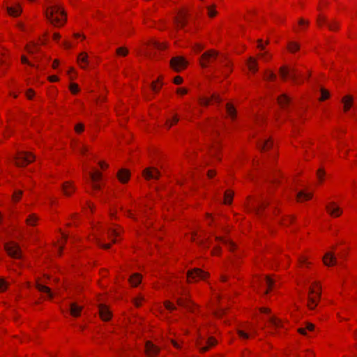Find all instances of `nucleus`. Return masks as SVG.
Masks as SVG:
<instances>
[{
    "mask_svg": "<svg viewBox=\"0 0 357 357\" xmlns=\"http://www.w3.org/2000/svg\"><path fill=\"white\" fill-rule=\"evenodd\" d=\"M216 240L222 241L224 243L228 245V246L229 247L230 249H233L235 247L234 244L232 242H230V241H229L227 240H224V239H222V238H220L219 237H216Z\"/></svg>",
    "mask_w": 357,
    "mask_h": 357,
    "instance_id": "nucleus-47",
    "label": "nucleus"
},
{
    "mask_svg": "<svg viewBox=\"0 0 357 357\" xmlns=\"http://www.w3.org/2000/svg\"><path fill=\"white\" fill-rule=\"evenodd\" d=\"M26 50L29 54H33L36 52H38L39 49L37 44L33 43L31 45H27Z\"/></svg>",
    "mask_w": 357,
    "mask_h": 357,
    "instance_id": "nucleus-35",
    "label": "nucleus"
},
{
    "mask_svg": "<svg viewBox=\"0 0 357 357\" xmlns=\"http://www.w3.org/2000/svg\"><path fill=\"white\" fill-rule=\"evenodd\" d=\"M165 306L167 309L169 310H174L176 309L175 306L171 303L169 301H166L165 303Z\"/></svg>",
    "mask_w": 357,
    "mask_h": 357,
    "instance_id": "nucleus-53",
    "label": "nucleus"
},
{
    "mask_svg": "<svg viewBox=\"0 0 357 357\" xmlns=\"http://www.w3.org/2000/svg\"><path fill=\"white\" fill-rule=\"evenodd\" d=\"M82 310V306L77 305L76 303L70 304V313L72 316L77 317L80 315Z\"/></svg>",
    "mask_w": 357,
    "mask_h": 357,
    "instance_id": "nucleus-22",
    "label": "nucleus"
},
{
    "mask_svg": "<svg viewBox=\"0 0 357 357\" xmlns=\"http://www.w3.org/2000/svg\"><path fill=\"white\" fill-rule=\"evenodd\" d=\"M324 263L326 266H332L335 265L337 263L336 258L335 257L333 253L332 252H326L323 257Z\"/></svg>",
    "mask_w": 357,
    "mask_h": 357,
    "instance_id": "nucleus-17",
    "label": "nucleus"
},
{
    "mask_svg": "<svg viewBox=\"0 0 357 357\" xmlns=\"http://www.w3.org/2000/svg\"><path fill=\"white\" fill-rule=\"evenodd\" d=\"M174 83L176 84H180L182 83L183 82V79L182 77H179V76H177L174 78Z\"/></svg>",
    "mask_w": 357,
    "mask_h": 357,
    "instance_id": "nucleus-60",
    "label": "nucleus"
},
{
    "mask_svg": "<svg viewBox=\"0 0 357 357\" xmlns=\"http://www.w3.org/2000/svg\"><path fill=\"white\" fill-rule=\"evenodd\" d=\"M77 149L82 154L88 151V148L84 145L78 146Z\"/></svg>",
    "mask_w": 357,
    "mask_h": 357,
    "instance_id": "nucleus-54",
    "label": "nucleus"
},
{
    "mask_svg": "<svg viewBox=\"0 0 357 357\" xmlns=\"http://www.w3.org/2000/svg\"><path fill=\"white\" fill-rule=\"evenodd\" d=\"M264 282L268 286V288H271L273 284V280L271 278L266 276L264 280Z\"/></svg>",
    "mask_w": 357,
    "mask_h": 357,
    "instance_id": "nucleus-52",
    "label": "nucleus"
},
{
    "mask_svg": "<svg viewBox=\"0 0 357 357\" xmlns=\"http://www.w3.org/2000/svg\"><path fill=\"white\" fill-rule=\"evenodd\" d=\"M8 286V283L3 279L0 278V292L4 291Z\"/></svg>",
    "mask_w": 357,
    "mask_h": 357,
    "instance_id": "nucleus-41",
    "label": "nucleus"
},
{
    "mask_svg": "<svg viewBox=\"0 0 357 357\" xmlns=\"http://www.w3.org/2000/svg\"><path fill=\"white\" fill-rule=\"evenodd\" d=\"M216 343V340L213 337H210L206 341V346H204L201 340L197 341V344L199 347L200 351L202 352H205L208 349L209 347L214 346Z\"/></svg>",
    "mask_w": 357,
    "mask_h": 357,
    "instance_id": "nucleus-15",
    "label": "nucleus"
},
{
    "mask_svg": "<svg viewBox=\"0 0 357 357\" xmlns=\"http://www.w3.org/2000/svg\"><path fill=\"white\" fill-rule=\"evenodd\" d=\"M75 129L77 132H81L84 130V125L82 123H78L75 126Z\"/></svg>",
    "mask_w": 357,
    "mask_h": 357,
    "instance_id": "nucleus-55",
    "label": "nucleus"
},
{
    "mask_svg": "<svg viewBox=\"0 0 357 357\" xmlns=\"http://www.w3.org/2000/svg\"><path fill=\"white\" fill-rule=\"evenodd\" d=\"M238 334L243 339H248L250 337V335L243 330H238Z\"/></svg>",
    "mask_w": 357,
    "mask_h": 357,
    "instance_id": "nucleus-46",
    "label": "nucleus"
},
{
    "mask_svg": "<svg viewBox=\"0 0 357 357\" xmlns=\"http://www.w3.org/2000/svg\"><path fill=\"white\" fill-rule=\"evenodd\" d=\"M117 176L121 183H126L129 180L130 172L126 169H121L117 174Z\"/></svg>",
    "mask_w": 357,
    "mask_h": 357,
    "instance_id": "nucleus-23",
    "label": "nucleus"
},
{
    "mask_svg": "<svg viewBox=\"0 0 357 357\" xmlns=\"http://www.w3.org/2000/svg\"><path fill=\"white\" fill-rule=\"evenodd\" d=\"M26 97L29 98V99H31L32 97L34 95V92L32 89H29L27 91H26Z\"/></svg>",
    "mask_w": 357,
    "mask_h": 357,
    "instance_id": "nucleus-56",
    "label": "nucleus"
},
{
    "mask_svg": "<svg viewBox=\"0 0 357 357\" xmlns=\"http://www.w3.org/2000/svg\"><path fill=\"white\" fill-rule=\"evenodd\" d=\"M187 92H188L187 89H183V88H180V89H177V93L182 94V95L187 93Z\"/></svg>",
    "mask_w": 357,
    "mask_h": 357,
    "instance_id": "nucleus-62",
    "label": "nucleus"
},
{
    "mask_svg": "<svg viewBox=\"0 0 357 357\" xmlns=\"http://www.w3.org/2000/svg\"><path fill=\"white\" fill-rule=\"evenodd\" d=\"M36 288L38 289V291L47 294L49 298H51L53 297V294L52 293L50 289L47 286L40 283H37Z\"/></svg>",
    "mask_w": 357,
    "mask_h": 357,
    "instance_id": "nucleus-26",
    "label": "nucleus"
},
{
    "mask_svg": "<svg viewBox=\"0 0 357 357\" xmlns=\"http://www.w3.org/2000/svg\"><path fill=\"white\" fill-rule=\"evenodd\" d=\"M218 58V52L215 50H209L204 52L200 59L201 66L203 68L208 66L209 63L213 62Z\"/></svg>",
    "mask_w": 357,
    "mask_h": 357,
    "instance_id": "nucleus-3",
    "label": "nucleus"
},
{
    "mask_svg": "<svg viewBox=\"0 0 357 357\" xmlns=\"http://www.w3.org/2000/svg\"><path fill=\"white\" fill-rule=\"evenodd\" d=\"M35 157L31 153L26 151H20L13 158L15 165L18 167H23L32 161H33Z\"/></svg>",
    "mask_w": 357,
    "mask_h": 357,
    "instance_id": "nucleus-2",
    "label": "nucleus"
},
{
    "mask_svg": "<svg viewBox=\"0 0 357 357\" xmlns=\"http://www.w3.org/2000/svg\"><path fill=\"white\" fill-rule=\"evenodd\" d=\"M280 73L283 79H286L287 76L294 82H296L298 71L296 68H288L285 66H282L280 68Z\"/></svg>",
    "mask_w": 357,
    "mask_h": 357,
    "instance_id": "nucleus-8",
    "label": "nucleus"
},
{
    "mask_svg": "<svg viewBox=\"0 0 357 357\" xmlns=\"http://www.w3.org/2000/svg\"><path fill=\"white\" fill-rule=\"evenodd\" d=\"M312 197V195L311 193H307L304 191H300L297 193L296 199L298 202H301L303 200H307Z\"/></svg>",
    "mask_w": 357,
    "mask_h": 357,
    "instance_id": "nucleus-27",
    "label": "nucleus"
},
{
    "mask_svg": "<svg viewBox=\"0 0 357 357\" xmlns=\"http://www.w3.org/2000/svg\"><path fill=\"white\" fill-rule=\"evenodd\" d=\"M130 282L132 286L135 287L140 283L141 276L137 273H135L130 277Z\"/></svg>",
    "mask_w": 357,
    "mask_h": 357,
    "instance_id": "nucleus-34",
    "label": "nucleus"
},
{
    "mask_svg": "<svg viewBox=\"0 0 357 357\" xmlns=\"http://www.w3.org/2000/svg\"><path fill=\"white\" fill-rule=\"evenodd\" d=\"M108 234L109 238L112 236H118L119 235V232L115 229H109L108 231Z\"/></svg>",
    "mask_w": 357,
    "mask_h": 357,
    "instance_id": "nucleus-50",
    "label": "nucleus"
},
{
    "mask_svg": "<svg viewBox=\"0 0 357 357\" xmlns=\"http://www.w3.org/2000/svg\"><path fill=\"white\" fill-rule=\"evenodd\" d=\"M21 61H22V62L23 63H26V64H28V65H29V66H34L32 63H31L28 61L27 58H26L25 56H22V58H21Z\"/></svg>",
    "mask_w": 357,
    "mask_h": 357,
    "instance_id": "nucleus-57",
    "label": "nucleus"
},
{
    "mask_svg": "<svg viewBox=\"0 0 357 357\" xmlns=\"http://www.w3.org/2000/svg\"><path fill=\"white\" fill-rule=\"evenodd\" d=\"M4 248L7 253L13 258L20 259L22 257L20 248L17 243L14 242L8 243L4 245Z\"/></svg>",
    "mask_w": 357,
    "mask_h": 357,
    "instance_id": "nucleus-4",
    "label": "nucleus"
},
{
    "mask_svg": "<svg viewBox=\"0 0 357 357\" xmlns=\"http://www.w3.org/2000/svg\"><path fill=\"white\" fill-rule=\"evenodd\" d=\"M208 276V273L199 268H194L189 271L187 274L188 282H196L199 280H204Z\"/></svg>",
    "mask_w": 357,
    "mask_h": 357,
    "instance_id": "nucleus-5",
    "label": "nucleus"
},
{
    "mask_svg": "<svg viewBox=\"0 0 357 357\" xmlns=\"http://www.w3.org/2000/svg\"><path fill=\"white\" fill-rule=\"evenodd\" d=\"M233 197V192L230 191H226L225 192V204H229L231 202Z\"/></svg>",
    "mask_w": 357,
    "mask_h": 357,
    "instance_id": "nucleus-36",
    "label": "nucleus"
},
{
    "mask_svg": "<svg viewBox=\"0 0 357 357\" xmlns=\"http://www.w3.org/2000/svg\"><path fill=\"white\" fill-rule=\"evenodd\" d=\"M176 303L178 305L185 307L189 310H191L192 305L188 302L187 298H177Z\"/></svg>",
    "mask_w": 357,
    "mask_h": 357,
    "instance_id": "nucleus-30",
    "label": "nucleus"
},
{
    "mask_svg": "<svg viewBox=\"0 0 357 357\" xmlns=\"http://www.w3.org/2000/svg\"><path fill=\"white\" fill-rule=\"evenodd\" d=\"M153 45L155 48H157L158 50H162L166 47L165 43H160L156 42V41L153 43Z\"/></svg>",
    "mask_w": 357,
    "mask_h": 357,
    "instance_id": "nucleus-45",
    "label": "nucleus"
},
{
    "mask_svg": "<svg viewBox=\"0 0 357 357\" xmlns=\"http://www.w3.org/2000/svg\"><path fill=\"white\" fill-rule=\"evenodd\" d=\"M96 241L99 246H100L105 249H109L110 248V244L102 243L100 238H97Z\"/></svg>",
    "mask_w": 357,
    "mask_h": 357,
    "instance_id": "nucleus-51",
    "label": "nucleus"
},
{
    "mask_svg": "<svg viewBox=\"0 0 357 357\" xmlns=\"http://www.w3.org/2000/svg\"><path fill=\"white\" fill-rule=\"evenodd\" d=\"M186 15L185 13L181 11L175 17L174 22L178 28H183L186 24Z\"/></svg>",
    "mask_w": 357,
    "mask_h": 357,
    "instance_id": "nucleus-13",
    "label": "nucleus"
},
{
    "mask_svg": "<svg viewBox=\"0 0 357 357\" xmlns=\"http://www.w3.org/2000/svg\"><path fill=\"white\" fill-rule=\"evenodd\" d=\"M143 297L140 296L135 299V304L136 306H139L141 302L143 301Z\"/></svg>",
    "mask_w": 357,
    "mask_h": 357,
    "instance_id": "nucleus-59",
    "label": "nucleus"
},
{
    "mask_svg": "<svg viewBox=\"0 0 357 357\" xmlns=\"http://www.w3.org/2000/svg\"><path fill=\"white\" fill-rule=\"evenodd\" d=\"M49 80L50 82H56L58 80V77L55 75H52V76L49 77Z\"/></svg>",
    "mask_w": 357,
    "mask_h": 357,
    "instance_id": "nucleus-64",
    "label": "nucleus"
},
{
    "mask_svg": "<svg viewBox=\"0 0 357 357\" xmlns=\"http://www.w3.org/2000/svg\"><path fill=\"white\" fill-rule=\"evenodd\" d=\"M207 13L210 17H213L216 15L217 11L215 10V6H207Z\"/></svg>",
    "mask_w": 357,
    "mask_h": 357,
    "instance_id": "nucleus-39",
    "label": "nucleus"
},
{
    "mask_svg": "<svg viewBox=\"0 0 357 357\" xmlns=\"http://www.w3.org/2000/svg\"><path fill=\"white\" fill-rule=\"evenodd\" d=\"M213 100L216 102H221V98L220 97L217 95V94H212L211 98H199V102L201 105H205V106H207L209 105L211 100Z\"/></svg>",
    "mask_w": 357,
    "mask_h": 357,
    "instance_id": "nucleus-21",
    "label": "nucleus"
},
{
    "mask_svg": "<svg viewBox=\"0 0 357 357\" xmlns=\"http://www.w3.org/2000/svg\"><path fill=\"white\" fill-rule=\"evenodd\" d=\"M145 347H146V353L147 356L149 357L155 356L160 351V348L158 347L157 346H155V344H153L150 341H147L146 342Z\"/></svg>",
    "mask_w": 357,
    "mask_h": 357,
    "instance_id": "nucleus-11",
    "label": "nucleus"
},
{
    "mask_svg": "<svg viewBox=\"0 0 357 357\" xmlns=\"http://www.w3.org/2000/svg\"><path fill=\"white\" fill-rule=\"evenodd\" d=\"M116 52L119 56H126L128 54V50L126 47H121L116 49Z\"/></svg>",
    "mask_w": 357,
    "mask_h": 357,
    "instance_id": "nucleus-37",
    "label": "nucleus"
},
{
    "mask_svg": "<svg viewBox=\"0 0 357 357\" xmlns=\"http://www.w3.org/2000/svg\"><path fill=\"white\" fill-rule=\"evenodd\" d=\"M342 102L344 103V109L347 112L352 106L353 99L351 96H347L343 98Z\"/></svg>",
    "mask_w": 357,
    "mask_h": 357,
    "instance_id": "nucleus-28",
    "label": "nucleus"
},
{
    "mask_svg": "<svg viewBox=\"0 0 357 357\" xmlns=\"http://www.w3.org/2000/svg\"><path fill=\"white\" fill-rule=\"evenodd\" d=\"M317 24L321 26L322 24H326L328 29L331 31H335L338 29L339 23L335 21L331 22H327L326 18L324 16H318L317 17Z\"/></svg>",
    "mask_w": 357,
    "mask_h": 357,
    "instance_id": "nucleus-12",
    "label": "nucleus"
},
{
    "mask_svg": "<svg viewBox=\"0 0 357 357\" xmlns=\"http://www.w3.org/2000/svg\"><path fill=\"white\" fill-rule=\"evenodd\" d=\"M61 189L66 196H70L75 190V187L71 182L67 181L62 184Z\"/></svg>",
    "mask_w": 357,
    "mask_h": 357,
    "instance_id": "nucleus-16",
    "label": "nucleus"
},
{
    "mask_svg": "<svg viewBox=\"0 0 357 357\" xmlns=\"http://www.w3.org/2000/svg\"><path fill=\"white\" fill-rule=\"evenodd\" d=\"M321 293L319 291H316L314 289L310 287L309 289V296L307 306L310 310L314 309L317 305L318 301L320 298Z\"/></svg>",
    "mask_w": 357,
    "mask_h": 357,
    "instance_id": "nucleus-6",
    "label": "nucleus"
},
{
    "mask_svg": "<svg viewBox=\"0 0 357 357\" xmlns=\"http://www.w3.org/2000/svg\"><path fill=\"white\" fill-rule=\"evenodd\" d=\"M258 146L261 150H267L272 146V142L270 139H262L259 143Z\"/></svg>",
    "mask_w": 357,
    "mask_h": 357,
    "instance_id": "nucleus-31",
    "label": "nucleus"
},
{
    "mask_svg": "<svg viewBox=\"0 0 357 357\" xmlns=\"http://www.w3.org/2000/svg\"><path fill=\"white\" fill-rule=\"evenodd\" d=\"M36 220L37 218L35 217V215H31L26 219V223L29 225H34Z\"/></svg>",
    "mask_w": 357,
    "mask_h": 357,
    "instance_id": "nucleus-43",
    "label": "nucleus"
},
{
    "mask_svg": "<svg viewBox=\"0 0 357 357\" xmlns=\"http://www.w3.org/2000/svg\"><path fill=\"white\" fill-rule=\"evenodd\" d=\"M264 76L267 80H273L275 78V75L273 72H267Z\"/></svg>",
    "mask_w": 357,
    "mask_h": 357,
    "instance_id": "nucleus-49",
    "label": "nucleus"
},
{
    "mask_svg": "<svg viewBox=\"0 0 357 357\" xmlns=\"http://www.w3.org/2000/svg\"><path fill=\"white\" fill-rule=\"evenodd\" d=\"M306 329L305 328H300L298 331V333H300L301 334L303 335H306L307 333H306Z\"/></svg>",
    "mask_w": 357,
    "mask_h": 357,
    "instance_id": "nucleus-63",
    "label": "nucleus"
},
{
    "mask_svg": "<svg viewBox=\"0 0 357 357\" xmlns=\"http://www.w3.org/2000/svg\"><path fill=\"white\" fill-rule=\"evenodd\" d=\"M291 101V98L287 94H282L278 98V104L282 107H284L285 105H288Z\"/></svg>",
    "mask_w": 357,
    "mask_h": 357,
    "instance_id": "nucleus-25",
    "label": "nucleus"
},
{
    "mask_svg": "<svg viewBox=\"0 0 357 357\" xmlns=\"http://www.w3.org/2000/svg\"><path fill=\"white\" fill-rule=\"evenodd\" d=\"M321 97L320 98L321 100H324L329 97V92L327 90H326L324 89H321Z\"/></svg>",
    "mask_w": 357,
    "mask_h": 357,
    "instance_id": "nucleus-44",
    "label": "nucleus"
},
{
    "mask_svg": "<svg viewBox=\"0 0 357 357\" xmlns=\"http://www.w3.org/2000/svg\"><path fill=\"white\" fill-rule=\"evenodd\" d=\"M248 66L250 71L256 73L257 71V63L255 59L250 57L248 61Z\"/></svg>",
    "mask_w": 357,
    "mask_h": 357,
    "instance_id": "nucleus-29",
    "label": "nucleus"
},
{
    "mask_svg": "<svg viewBox=\"0 0 357 357\" xmlns=\"http://www.w3.org/2000/svg\"><path fill=\"white\" fill-rule=\"evenodd\" d=\"M70 90L73 93H75L79 91L78 85L75 83H71L70 85Z\"/></svg>",
    "mask_w": 357,
    "mask_h": 357,
    "instance_id": "nucleus-48",
    "label": "nucleus"
},
{
    "mask_svg": "<svg viewBox=\"0 0 357 357\" xmlns=\"http://www.w3.org/2000/svg\"><path fill=\"white\" fill-rule=\"evenodd\" d=\"M21 191H17L14 193L13 198L17 201L20 199V196L22 195Z\"/></svg>",
    "mask_w": 357,
    "mask_h": 357,
    "instance_id": "nucleus-61",
    "label": "nucleus"
},
{
    "mask_svg": "<svg viewBox=\"0 0 357 357\" xmlns=\"http://www.w3.org/2000/svg\"><path fill=\"white\" fill-rule=\"evenodd\" d=\"M143 175L146 180L158 179L160 176V172L155 168L148 167L143 171Z\"/></svg>",
    "mask_w": 357,
    "mask_h": 357,
    "instance_id": "nucleus-10",
    "label": "nucleus"
},
{
    "mask_svg": "<svg viewBox=\"0 0 357 357\" xmlns=\"http://www.w3.org/2000/svg\"><path fill=\"white\" fill-rule=\"evenodd\" d=\"M314 328V325L311 323H307L305 329L307 331H313Z\"/></svg>",
    "mask_w": 357,
    "mask_h": 357,
    "instance_id": "nucleus-58",
    "label": "nucleus"
},
{
    "mask_svg": "<svg viewBox=\"0 0 357 357\" xmlns=\"http://www.w3.org/2000/svg\"><path fill=\"white\" fill-rule=\"evenodd\" d=\"M268 321L271 323V324L275 328L282 326L281 321L274 316L270 317Z\"/></svg>",
    "mask_w": 357,
    "mask_h": 357,
    "instance_id": "nucleus-33",
    "label": "nucleus"
},
{
    "mask_svg": "<svg viewBox=\"0 0 357 357\" xmlns=\"http://www.w3.org/2000/svg\"><path fill=\"white\" fill-rule=\"evenodd\" d=\"M178 117L176 114H174L172 117V121L169 119L167 120L166 126L169 128L174 123H176L178 121Z\"/></svg>",
    "mask_w": 357,
    "mask_h": 357,
    "instance_id": "nucleus-40",
    "label": "nucleus"
},
{
    "mask_svg": "<svg viewBox=\"0 0 357 357\" xmlns=\"http://www.w3.org/2000/svg\"><path fill=\"white\" fill-rule=\"evenodd\" d=\"M46 18L54 26H61L66 21V13L58 6H52L45 11Z\"/></svg>",
    "mask_w": 357,
    "mask_h": 357,
    "instance_id": "nucleus-1",
    "label": "nucleus"
},
{
    "mask_svg": "<svg viewBox=\"0 0 357 357\" xmlns=\"http://www.w3.org/2000/svg\"><path fill=\"white\" fill-rule=\"evenodd\" d=\"M327 212L333 217H339L342 213V209L336 205L335 202H331L326 206Z\"/></svg>",
    "mask_w": 357,
    "mask_h": 357,
    "instance_id": "nucleus-9",
    "label": "nucleus"
},
{
    "mask_svg": "<svg viewBox=\"0 0 357 357\" xmlns=\"http://www.w3.org/2000/svg\"><path fill=\"white\" fill-rule=\"evenodd\" d=\"M77 62L81 68H86V66L89 64L87 54L86 52L80 53L77 56Z\"/></svg>",
    "mask_w": 357,
    "mask_h": 357,
    "instance_id": "nucleus-19",
    "label": "nucleus"
},
{
    "mask_svg": "<svg viewBox=\"0 0 357 357\" xmlns=\"http://www.w3.org/2000/svg\"><path fill=\"white\" fill-rule=\"evenodd\" d=\"M188 63L183 57L175 56L170 61V66L175 71H180L184 69Z\"/></svg>",
    "mask_w": 357,
    "mask_h": 357,
    "instance_id": "nucleus-7",
    "label": "nucleus"
},
{
    "mask_svg": "<svg viewBox=\"0 0 357 357\" xmlns=\"http://www.w3.org/2000/svg\"><path fill=\"white\" fill-rule=\"evenodd\" d=\"M158 82H159V79L157 82H152V84L151 85L152 91L155 93H157L160 90V89L162 86V84H160V85H158V84H157Z\"/></svg>",
    "mask_w": 357,
    "mask_h": 357,
    "instance_id": "nucleus-42",
    "label": "nucleus"
},
{
    "mask_svg": "<svg viewBox=\"0 0 357 357\" xmlns=\"http://www.w3.org/2000/svg\"><path fill=\"white\" fill-rule=\"evenodd\" d=\"M99 313L100 317L104 321H108L112 316L111 312L109 310L108 307L103 304L99 305Z\"/></svg>",
    "mask_w": 357,
    "mask_h": 357,
    "instance_id": "nucleus-14",
    "label": "nucleus"
},
{
    "mask_svg": "<svg viewBox=\"0 0 357 357\" xmlns=\"http://www.w3.org/2000/svg\"><path fill=\"white\" fill-rule=\"evenodd\" d=\"M269 204L268 202L266 201H257V204L252 205L250 207V210L253 211L256 214L259 215L260 210L265 208Z\"/></svg>",
    "mask_w": 357,
    "mask_h": 357,
    "instance_id": "nucleus-20",
    "label": "nucleus"
},
{
    "mask_svg": "<svg viewBox=\"0 0 357 357\" xmlns=\"http://www.w3.org/2000/svg\"><path fill=\"white\" fill-rule=\"evenodd\" d=\"M7 13L13 17H17L20 15V14L22 13V9L20 7L19 5H17L15 7H7L6 8Z\"/></svg>",
    "mask_w": 357,
    "mask_h": 357,
    "instance_id": "nucleus-24",
    "label": "nucleus"
},
{
    "mask_svg": "<svg viewBox=\"0 0 357 357\" xmlns=\"http://www.w3.org/2000/svg\"><path fill=\"white\" fill-rule=\"evenodd\" d=\"M91 181H93L92 188L94 190H100V185L96 183L97 181L101 178V173L99 172H96L89 174Z\"/></svg>",
    "mask_w": 357,
    "mask_h": 357,
    "instance_id": "nucleus-18",
    "label": "nucleus"
},
{
    "mask_svg": "<svg viewBox=\"0 0 357 357\" xmlns=\"http://www.w3.org/2000/svg\"><path fill=\"white\" fill-rule=\"evenodd\" d=\"M226 109H227V114L229 115V116L230 118H231L232 119H234V118L236 117V110H235L234 106L230 103H227L226 105Z\"/></svg>",
    "mask_w": 357,
    "mask_h": 357,
    "instance_id": "nucleus-32",
    "label": "nucleus"
},
{
    "mask_svg": "<svg viewBox=\"0 0 357 357\" xmlns=\"http://www.w3.org/2000/svg\"><path fill=\"white\" fill-rule=\"evenodd\" d=\"M288 49L290 52H294L298 50L299 45L295 42H290L288 45Z\"/></svg>",
    "mask_w": 357,
    "mask_h": 357,
    "instance_id": "nucleus-38",
    "label": "nucleus"
}]
</instances>
